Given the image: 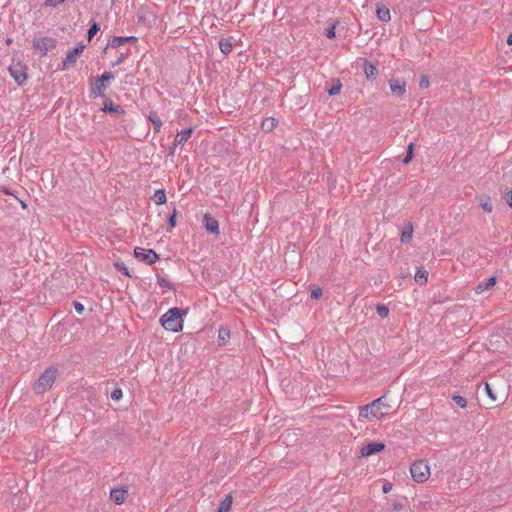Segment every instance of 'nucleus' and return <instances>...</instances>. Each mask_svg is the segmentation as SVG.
<instances>
[{"mask_svg": "<svg viewBox=\"0 0 512 512\" xmlns=\"http://www.w3.org/2000/svg\"><path fill=\"white\" fill-rule=\"evenodd\" d=\"M496 283V277H490L485 283H479L475 291L477 294H481L482 292L492 288Z\"/></svg>", "mask_w": 512, "mask_h": 512, "instance_id": "obj_16", "label": "nucleus"}, {"mask_svg": "<svg viewBox=\"0 0 512 512\" xmlns=\"http://www.w3.org/2000/svg\"><path fill=\"white\" fill-rule=\"evenodd\" d=\"M386 396L383 395L371 403L360 407L359 417L368 421L379 420L384 416L383 409H387L389 405L385 401Z\"/></svg>", "mask_w": 512, "mask_h": 512, "instance_id": "obj_1", "label": "nucleus"}, {"mask_svg": "<svg viewBox=\"0 0 512 512\" xmlns=\"http://www.w3.org/2000/svg\"><path fill=\"white\" fill-rule=\"evenodd\" d=\"M341 88L342 84L340 80L336 79L333 81V85L329 89H327V92L330 96H335L340 93Z\"/></svg>", "mask_w": 512, "mask_h": 512, "instance_id": "obj_25", "label": "nucleus"}, {"mask_svg": "<svg viewBox=\"0 0 512 512\" xmlns=\"http://www.w3.org/2000/svg\"><path fill=\"white\" fill-rule=\"evenodd\" d=\"M127 490L123 488L113 489L110 492V498L116 504H122L125 501Z\"/></svg>", "mask_w": 512, "mask_h": 512, "instance_id": "obj_13", "label": "nucleus"}, {"mask_svg": "<svg viewBox=\"0 0 512 512\" xmlns=\"http://www.w3.org/2000/svg\"><path fill=\"white\" fill-rule=\"evenodd\" d=\"M414 279H415L416 283H418L419 285L425 284L428 279L427 271L422 268L418 269L417 272L415 273Z\"/></svg>", "mask_w": 512, "mask_h": 512, "instance_id": "obj_21", "label": "nucleus"}, {"mask_svg": "<svg viewBox=\"0 0 512 512\" xmlns=\"http://www.w3.org/2000/svg\"><path fill=\"white\" fill-rule=\"evenodd\" d=\"M413 227L411 223H408L401 233V242L408 243L412 239Z\"/></svg>", "mask_w": 512, "mask_h": 512, "instance_id": "obj_19", "label": "nucleus"}, {"mask_svg": "<svg viewBox=\"0 0 512 512\" xmlns=\"http://www.w3.org/2000/svg\"><path fill=\"white\" fill-rule=\"evenodd\" d=\"M429 79L426 75L421 76L419 81V87L420 89H426L429 87Z\"/></svg>", "mask_w": 512, "mask_h": 512, "instance_id": "obj_34", "label": "nucleus"}, {"mask_svg": "<svg viewBox=\"0 0 512 512\" xmlns=\"http://www.w3.org/2000/svg\"><path fill=\"white\" fill-rule=\"evenodd\" d=\"M27 68L20 62L13 63L9 67V73L18 85H22L27 79Z\"/></svg>", "mask_w": 512, "mask_h": 512, "instance_id": "obj_6", "label": "nucleus"}, {"mask_svg": "<svg viewBox=\"0 0 512 512\" xmlns=\"http://www.w3.org/2000/svg\"><path fill=\"white\" fill-rule=\"evenodd\" d=\"M74 308L78 314H82L84 311V306L80 302H74Z\"/></svg>", "mask_w": 512, "mask_h": 512, "instance_id": "obj_43", "label": "nucleus"}, {"mask_svg": "<svg viewBox=\"0 0 512 512\" xmlns=\"http://www.w3.org/2000/svg\"><path fill=\"white\" fill-rule=\"evenodd\" d=\"M276 126V120L272 117H268L264 119L261 123V128L265 132H270L274 129Z\"/></svg>", "mask_w": 512, "mask_h": 512, "instance_id": "obj_22", "label": "nucleus"}, {"mask_svg": "<svg viewBox=\"0 0 512 512\" xmlns=\"http://www.w3.org/2000/svg\"><path fill=\"white\" fill-rule=\"evenodd\" d=\"M159 284L163 287H169L168 283L165 280L159 281Z\"/></svg>", "mask_w": 512, "mask_h": 512, "instance_id": "obj_52", "label": "nucleus"}, {"mask_svg": "<svg viewBox=\"0 0 512 512\" xmlns=\"http://www.w3.org/2000/svg\"><path fill=\"white\" fill-rule=\"evenodd\" d=\"M504 200L509 205V207H512V190H507L504 194Z\"/></svg>", "mask_w": 512, "mask_h": 512, "instance_id": "obj_37", "label": "nucleus"}, {"mask_svg": "<svg viewBox=\"0 0 512 512\" xmlns=\"http://www.w3.org/2000/svg\"><path fill=\"white\" fill-rule=\"evenodd\" d=\"M58 371L54 367H48L33 384V391L36 394H44L56 381Z\"/></svg>", "mask_w": 512, "mask_h": 512, "instance_id": "obj_3", "label": "nucleus"}, {"mask_svg": "<svg viewBox=\"0 0 512 512\" xmlns=\"http://www.w3.org/2000/svg\"><path fill=\"white\" fill-rule=\"evenodd\" d=\"M322 296V289L319 286H313L310 293V298L318 300Z\"/></svg>", "mask_w": 512, "mask_h": 512, "instance_id": "obj_30", "label": "nucleus"}, {"mask_svg": "<svg viewBox=\"0 0 512 512\" xmlns=\"http://www.w3.org/2000/svg\"><path fill=\"white\" fill-rule=\"evenodd\" d=\"M99 26L97 23H93L88 30V39H92V37L99 31Z\"/></svg>", "mask_w": 512, "mask_h": 512, "instance_id": "obj_32", "label": "nucleus"}, {"mask_svg": "<svg viewBox=\"0 0 512 512\" xmlns=\"http://www.w3.org/2000/svg\"><path fill=\"white\" fill-rule=\"evenodd\" d=\"M105 89H106V86H105L104 82H98V78H97L94 85L92 86L93 94L95 96H103Z\"/></svg>", "mask_w": 512, "mask_h": 512, "instance_id": "obj_24", "label": "nucleus"}, {"mask_svg": "<svg viewBox=\"0 0 512 512\" xmlns=\"http://www.w3.org/2000/svg\"><path fill=\"white\" fill-rule=\"evenodd\" d=\"M85 48L84 44H78L72 50L68 51L65 59L63 60V70H67L74 66L76 63L77 57L83 52Z\"/></svg>", "mask_w": 512, "mask_h": 512, "instance_id": "obj_7", "label": "nucleus"}, {"mask_svg": "<svg viewBox=\"0 0 512 512\" xmlns=\"http://www.w3.org/2000/svg\"><path fill=\"white\" fill-rule=\"evenodd\" d=\"M114 265H115V268H116L118 271H120V272H122L124 275H126V276L130 277L129 271H128V269H127L126 265H125L123 262H116Z\"/></svg>", "mask_w": 512, "mask_h": 512, "instance_id": "obj_31", "label": "nucleus"}, {"mask_svg": "<svg viewBox=\"0 0 512 512\" xmlns=\"http://www.w3.org/2000/svg\"><path fill=\"white\" fill-rule=\"evenodd\" d=\"M134 255L139 261L148 265H151L159 260L158 254L152 249L136 247L134 249Z\"/></svg>", "mask_w": 512, "mask_h": 512, "instance_id": "obj_5", "label": "nucleus"}, {"mask_svg": "<svg viewBox=\"0 0 512 512\" xmlns=\"http://www.w3.org/2000/svg\"><path fill=\"white\" fill-rule=\"evenodd\" d=\"M335 28L336 24H333L330 28L326 30V37L332 39L335 37Z\"/></svg>", "mask_w": 512, "mask_h": 512, "instance_id": "obj_38", "label": "nucleus"}, {"mask_svg": "<svg viewBox=\"0 0 512 512\" xmlns=\"http://www.w3.org/2000/svg\"><path fill=\"white\" fill-rule=\"evenodd\" d=\"M231 366L233 367L234 374H236V371L243 367L242 359H233Z\"/></svg>", "mask_w": 512, "mask_h": 512, "instance_id": "obj_33", "label": "nucleus"}, {"mask_svg": "<svg viewBox=\"0 0 512 512\" xmlns=\"http://www.w3.org/2000/svg\"><path fill=\"white\" fill-rule=\"evenodd\" d=\"M191 134H192V128H188V129H185V130L179 132L175 137L173 145L174 146L183 145L191 137Z\"/></svg>", "mask_w": 512, "mask_h": 512, "instance_id": "obj_14", "label": "nucleus"}, {"mask_svg": "<svg viewBox=\"0 0 512 512\" xmlns=\"http://www.w3.org/2000/svg\"><path fill=\"white\" fill-rule=\"evenodd\" d=\"M34 47L41 52V56H44L50 49L55 47V40L48 37H41L34 41Z\"/></svg>", "mask_w": 512, "mask_h": 512, "instance_id": "obj_8", "label": "nucleus"}, {"mask_svg": "<svg viewBox=\"0 0 512 512\" xmlns=\"http://www.w3.org/2000/svg\"><path fill=\"white\" fill-rule=\"evenodd\" d=\"M480 206L485 212L488 213L492 212L493 210V205L491 203L490 197L488 196L480 199Z\"/></svg>", "mask_w": 512, "mask_h": 512, "instance_id": "obj_26", "label": "nucleus"}, {"mask_svg": "<svg viewBox=\"0 0 512 512\" xmlns=\"http://www.w3.org/2000/svg\"><path fill=\"white\" fill-rule=\"evenodd\" d=\"M392 490V484L390 482H385L382 487L383 493H389Z\"/></svg>", "mask_w": 512, "mask_h": 512, "instance_id": "obj_44", "label": "nucleus"}, {"mask_svg": "<svg viewBox=\"0 0 512 512\" xmlns=\"http://www.w3.org/2000/svg\"><path fill=\"white\" fill-rule=\"evenodd\" d=\"M137 40L134 36H128V37H121V36H114L108 43V47L111 48H118L125 43L129 42H135Z\"/></svg>", "mask_w": 512, "mask_h": 512, "instance_id": "obj_12", "label": "nucleus"}, {"mask_svg": "<svg viewBox=\"0 0 512 512\" xmlns=\"http://www.w3.org/2000/svg\"><path fill=\"white\" fill-rule=\"evenodd\" d=\"M224 333V329L222 327L219 328L218 330V338L219 340H224V337H223V334Z\"/></svg>", "mask_w": 512, "mask_h": 512, "instance_id": "obj_49", "label": "nucleus"}, {"mask_svg": "<svg viewBox=\"0 0 512 512\" xmlns=\"http://www.w3.org/2000/svg\"><path fill=\"white\" fill-rule=\"evenodd\" d=\"M507 44L512 45V33H510L507 37Z\"/></svg>", "mask_w": 512, "mask_h": 512, "instance_id": "obj_51", "label": "nucleus"}, {"mask_svg": "<svg viewBox=\"0 0 512 512\" xmlns=\"http://www.w3.org/2000/svg\"><path fill=\"white\" fill-rule=\"evenodd\" d=\"M64 1H65V0H46V1H45V4H46V5H48V6H53V7H55V6H57V5L61 4V3H63Z\"/></svg>", "mask_w": 512, "mask_h": 512, "instance_id": "obj_40", "label": "nucleus"}, {"mask_svg": "<svg viewBox=\"0 0 512 512\" xmlns=\"http://www.w3.org/2000/svg\"><path fill=\"white\" fill-rule=\"evenodd\" d=\"M232 504V496L230 494H226V512L230 510Z\"/></svg>", "mask_w": 512, "mask_h": 512, "instance_id": "obj_45", "label": "nucleus"}, {"mask_svg": "<svg viewBox=\"0 0 512 512\" xmlns=\"http://www.w3.org/2000/svg\"><path fill=\"white\" fill-rule=\"evenodd\" d=\"M413 150H414V144L410 143L407 147V155L405 156V158L402 161L404 164H408L412 160Z\"/></svg>", "mask_w": 512, "mask_h": 512, "instance_id": "obj_29", "label": "nucleus"}, {"mask_svg": "<svg viewBox=\"0 0 512 512\" xmlns=\"http://www.w3.org/2000/svg\"><path fill=\"white\" fill-rule=\"evenodd\" d=\"M385 445L381 442H370L361 448L360 454L363 457H368L378 452L383 451Z\"/></svg>", "mask_w": 512, "mask_h": 512, "instance_id": "obj_10", "label": "nucleus"}, {"mask_svg": "<svg viewBox=\"0 0 512 512\" xmlns=\"http://www.w3.org/2000/svg\"><path fill=\"white\" fill-rule=\"evenodd\" d=\"M176 212H177V210L174 209L173 210V214L168 219V222H169L171 227H175V225H176V222H175Z\"/></svg>", "mask_w": 512, "mask_h": 512, "instance_id": "obj_42", "label": "nucleus"}, {"mask_svg": "<svg viewBox=\"0 0 512 512\" xmlns=\"http://www.w3.org/2000/svg\"><path fill=\"white\" fill-rule=\"evenodd\" d=\"M174 152H175V146L173 145V147H171V148H170V152H169V154H170V155H173V154H174Z\"/></svg>", "mask_w": 512, "mask_h": 512, "instance_id": "obj_53", "label": "nucleus"}, {"mask_svg": "<svg viewBox=\"0 0 512 512\" xmlns=\"http://www.w3.org/2000/svg\"><path fill=\"white\" fill-rule=\"evenodd\" d=\"M218 45H219V48H220L221 52H223V53H224V47H225L224 39H220V40L218 41Z\"/></svg>", "mask_w": 512, "mask_h": 512, "instance_id": "obj_47", "label": "nucleus"}, {"mask_svg": "<svg viewBox=\"0 0 512 512\" xmlns=\"http://www.w3.org/2000/svg\"><path fill=\"white\" fill-rule=\"evenodd\" d=\"M102 110L106 113H124L120 105H115L112 101H105Z\"/></svg>", "mask_w": 512, "mask_h": 512, "instance_id": "obj_17", "label": "nucleus"}, {"mask_svg": "<svg viewBox=\"0 0 512 512\" xmlns=\"http://www.w3.org/2000/svg\"><path fill=\"white\" fill-rule=\"evenodd\" d=\"M452 400L460 407V408H466L467 407V400L466 398L460 396V395H453Z\"/></svg>", "mask_w": 512, "mask_h": 512, "instance_id": "obj_28", "label": "nucleus"}, {"mask_svg": "<svg viewBox=\"0 0 512 512\" xmlns=\"http://www.w3.org/2000/svg\"><path fill=\"white\" fill-rule=\"evenodd\" d=\"M410 473L414 481L422 483L430 476V468L425 462L418 461L411 465Z\"/></svg>", "mask_w": 512, "mask_h": 512, "instance_id": "obj_4", "label": "nucleus"}, {"mask_svg": "<svg viewBox=\"0 0 512 512\" xmlns=\"http://www.w3.org/2000/svg\"><path fill=\"white\" fill-rule=\"evenodd\" d=\"M225 46H226V54H228L232 48V44L228 40H226Z\"/></svg>", "mask_w": 512, "mask_h": 512, "instance_id": "obj_50", "label": "nucleus"}, {"mask_svg": "<svg viewBox=\"0 0 512 512\" xmlns=\"http://www.w3.org/2000/svg\"><path fill=\"white\" fill-rule=\"evenodd\" d=\"M152 200L157 204V205H162V204H165L166 201H167V198H166V193L163 189H159V190H156L154 195L152 196Z\"/></svg>", "mask_w": 512, "mask_h": 512, "instance_id": "obj_20", "label": "nucleus"}, {"mask_svg": "<svg viewBox=\"0 0 512 512\" xmlns=\"http://www.w3.org/2000/svg\"><path fill=\"white\" fill-rule=\"evenodd\" d=\"M126 58V55L124 53H121L120 56L117 58V60L113 63V66H117L121 64Z\"/></svg>", "mask_w": 512, "mask_h": 512, "instance_id": "obj_46", "label": "nucleus"}, {"mask_svg": "<svg viewBox=\"0 0 512 512\" xmlns=\"http://www.w3.org/2000/svg\"><path fill=\"white\" fill-rule=\"evenodd\" d=\"M148 118L151 121V123L153 124L155 132H159L160 128L162 126V121H161L160 117L158 116V114L155 112H151L149 114Z\"/></svg>", "mask_w": 512, "mask_h": 512, "instance_id": "obj_23", "label": "nucleus"}, {"mask_svg": "<svg viewBox=\"0 0 512 512\" xmlns=\"http://www.w3.org/2000/svg\"><path fill=\"white\" fill-rule=\"evenodd\" d=\"M123 396V393H122V390L121 389H114L112 392H111V398L114 400V401H118L122 398Z\"/></svg>", "mask_w": 512, "mask_h": 512, "instance_id": "obj_35", "label": "nucleus"}, {"mask_svg": "<svg viewBox=\"0 0 512 512\" xmlns=\"http://www.w3.org/2000/svg\"><path fill=\"white\" fill-rule=\"evenodd\" d=\"M376 15L383 22H388L391 18L390 10L385 5H377Z\"/></svg>", "mask_w": 512, "mask_h": 512, "instance_id": "obj_15", "label": "nucleus"}, {"mask_svg": "<svg viewBox=\"0 0 512 512\" xmlns=\"http://www.w3.org/2000/svg\"><path fill=\"white\" fill-rule=\"evenodd\" d=\"M376 311L381 318H386L389 314V308L383 304L377 305Z\"/></svg>", "mask_w": 512, "mask_h": 512, "instance_id": "obj_27", "label": "nucleus"}, {"mask_svg": "<svg viewBox=\"0 0 512 512\" xmlns=\"http://www.w3.org/2000/svg\"><path fill=\"white\" fill-rule=\"evenodd\" d=\"M389 87L392 93L398 97H403L406 93V81L400 79L389 80Z\"/></svg>", "mask_w": 512, "mask_h": 512, "instance_id": "obj_11", "label": "nucleus"}, {"mask_svg": "<svg viewBox=\"0 0 512 512\" xmlns=\"http://www.w3.org/2000/svg\"><path fill=\"white\" fill-rule=\"evenodd\" d=\"M186 314V310L176 307L171 308L161 316L160 323L167 331L179 332L183 328V317Z\"/></svg>", "mask_w": 512, "mask_h": 512, "instance_id": "obj_2", "label": "nucleus"}, {"mask_svg": "<svg viewBox=\"0 0 512 512\" xmlns=\"http://www.w3.org/2000/svg\"><path fill=\"white\" fill-rule=\"evenodd\" d=\"M217 512H224V500H221L219 502V506H218Z\"/></svg>", "mask_w": 512, "mask_h": 512, "instance_id": "obj_48", "label": "nucleus"}, {"mask_svg": "<svg viewBox=\"0 0 512 512\" xmlns=\"http://www.w3.org/2000/svg\"><path fill=\"white\" fill-rule=\"evenodd\" d=\"M364 73L367 79H375L378 74L376 66L370 62H365Z\"/></svg>", "mask_w": 512, "mask_h": 512, "instance_id": "obj_18", "label": "nucleus"}, {"mask_svg": "<svg viewBox=\"0 0 512 512\" xmlns=\"http://www.w3.org/2000/svg\"><path fill=\"white\" fill-rule=\"evenodd\" d=\"M97 78H98V82H104V81H108V80L113 79L114 76L110 72H105V73H103L101 76H99Z\"/></svg>", "mask_w": 512, "mask_h": 512, "instance_id": "obj_36", "label": "nucleus"}, {"mask_svg": "<svg viewBox=\"0 0 512 512\" xmlns=\"http://www.w3.org/2000/svg\"><path fill=\"white\" fill-rule=\"evenodd\" d=\"M21 206H22V208H26V204H25V202H23V201H22V202H21Z\"/></svg>", "mask_w": 512, "mask_h": 512, "instance_id": "obj_54", "label": "nucleus"}, {"mask_svg": "<svg viewBox=\"0 0 512 512\" xmlns=\"http://www.w3.org/2000/svg\"><path fill=\"white\" fill-rule=\"evenodd\" d=\"M485 390L487 392L488 397H490L492 400H496V396H495L494 392L492 391L491 387L487 383L485 384Z\"/></svg>", "mask_w": 512, "mask_h": 512, "instance_id": "obj_39", "label": "nucleus"}, {"mask_svg": "<svg viewBox=\"0 0 512 512\" xmlns=\"http://www.w3.org/2000/svg\"><path fill=\"white\" fill-rule=\"evenodd\" d=\"M404 508V505L401 502H394L391 504V509L394 511H400Z\"/></svg>", "mask_w": 512, "mask_h": 512, "instance_id": "obj_41", "label": "nucleus"}, {"mask_svg": "<svg viewBox=\"0 0 512 512\" xmlns=\"http://www.w3.org/2000/svg\"><path fill=\"white\" fill-rule=\"evenodd\" d=\"M203 225L207 232L219 235V222L217 219L212 217L209 213L204 214L203 216Z\"/></svg>", "mask_w": 512, "mask_h": 512, "instance_id": "obj_9", "label": "nucleus"}]
</instances>
